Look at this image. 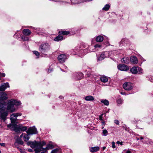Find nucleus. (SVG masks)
I'll list each match as a JSON object with an SVG mask.
<instances>
[{"mask_svg":"<svg viewBox=\"0 0 153 153\" xmlns=\"http://www.w3.org/2000/svg\"><path fill=\"white\" fill-rule=\"evenodd\" d=\"M100 80L102 82L104 83L107 82L108 80L107 77L104 75H102L100 76Z\"/></svg>","mask_w":153,"mask_h":153,"instance_id":"obj_16","label":"nucleus"},{"mask_svg":"<svg viewBox=\"0 0 153 153\" xmlns=\"http://www.w3.org/2000/svg\"><path fill=\"white\" fill-rule=\"evenodd\" d=\"M63 39V36L59 35L56 37L54 39V40L55 41H59L62 40Z\"/></svg>","mask_w":153,"mask_h":153,"instance_id":"obj_22","label":"nucleus"},{"mask_svg":"<svg viewBox=\"0 0 153 153\" xmlns=\"http://www.w3.org/2000/svg\"><path fill=\"white\" fill-rule=\"evenodd\" d=\"M92 0H86V1H92Z\"/></svg>","mask_w":153,"mask_h":153,"instance_id":"obj_54","label":"nucleus"},{"mask_svg":"<svg viewBox=\"0 0 153 153\" xmlns=\"http://www.w3.org/2000/svg\"><path fill=\"white\" fill-rule=\"evenodd\" d=\"M112 147L114 149L115 148V143L114 142H112Z\"/></svg>","mask_w":153,"mask_h":153,"instance_id":"obj_39","label":"nucleus"},{"mask_svg":"<svg viewBox=\"0 0 153 153\" xmlns=\"http://www.w3.org/2000/svg\"><path fill=\"white\" fill-rule=\"evenodd\" d=\"M141 59L143 60V61H145L146 60L145 59H144V58H143L142 57H141Z\"/></svg>","mask_w":153,"mask_h":153,"instance_id":"obj_49","label":"nucleus"},{"mask_svg":"<svg viewBox=\"0 0 153 153\" xmlns=\"http://www.w3.org/2000/svg\"><path fill=\"white\" fill-rule=\"evenodd\" d=\"M85 100L87 101H91L94 100V98L92 96H87L85 98Z\"/></svg>","mask_w":153,"mask_h":153,"instance_id":"obj_20","label":"nucleus"},{"mask_svg":"<svg viewBox=\"0 0 153 153\" xmlns=\"http://www.w3.org/2000/svg\"><path fill=\"white\" fill-rule=\"evenodd\" d=\"M26 36H29L31 33V31L28 29H24L22 32Z\"/></svg>","mask_w":153,"mask_h":153,"instance_id":"obj_17","label":"nucleus"},{"mask_svg":"<svg viewBox=\"0 0 153 153\" xmlns=\"http://www.w3.org/2000/svg\"><path fill=\"white\" fill-rule=\"evenodd\" d=\"M9 83L8 82L4 83L0 86V91H4L7 88H9Z\"/></svg>","mask_w":153,"mask_h":153,"instance_id":"obj_12","label":"nucleus"},{"mask_svg":"<svg viewBox=\"0 0 153 153\" xmlns=\"http://www.w3.org/2000/svg\"><path fill=\"white\" fill-rule=\"evenodd\" d=\"M59 98H63V97L62 96H60L59 97Z\"/></svg>","mask_w":153,"mask_h":153,"instance_id":"obj_51","label":"nucleus"},{"mask_svg":"<svg viewBox=\"0 0 153 153\" xmlns=\"http://www.w3.org/2000/svg\"><path fill=\"white\" fill-rule=\"evenodd\" d=\"M52 71V69H50L49 68L48 69V72H50Z\"/></svg>","mask_w":153,"mask_h":153,"instance_id":"obj_47","label":"nucleus"},{"mask_svg":"<svg viewBox=\"0 0 153 153\" xmlns=\"http://www.w3.org/2000/svg\"><path fill=\"white\" fill-rule=\"evenodd\" d=\"M21 104V102L20 101H17L14 99H11L8 100V105L7 108V110L10 112L15 111V109L14 107V105L19 106Z\"/></svg>","mask_w":153,"mask_h":153,"instance_id":"obj_2","label":"nucleus"},{"mask_svg":"<svg viewBox=\"0 0 153 153\" xmlns=\"http://www.w3.org/2000/svg\"><path fill=\"white\" fill-rule=\"evenodd\" d=\"M86 49H84L83 50H81V53L82 52V53H83V54H82L83 55H84V54H85L86 53Z\"/></svg>","mask_w":153,"mask_h":153,"instance_id":"obj_37","label":"nucleus"},{"mask_svg":"<svg viewBox=\"0 0 153 153\" xmlns=\"http://www.w3.org/2000/svg\"><path fill=\"white\" fill-rule=\"evenodd\" d=\"M131 151L129 149H124L122 152V153H131Z\"/></svg>","mask_w":153,"mask_h":153,"instance_id":"obj_32","label":"nucleus"},{"mask_svg":"<svg viewBox=\"0 0 153 153\" xmlns=\"http://www.w3.org/2000/svg\"><path fill=\"white\" fill-rule=\"evenodd\" d=\"M6 109V102H0V117L4 121L6 120V117L8 114L7 111H5Z\"/></svg>","mask_w":153,"mask_h":153,"instance_id":"obj_3","label":"nucleus"},{"mask_svg":"<svg viewBox=\"0 0 153 153\" xmlns=\"http://www.w3.org/2000/svg\"><path fill=\"white\" fill-rule=\"evenodd\" d=\"M29 135L27 134H25L24 136V140L25 141H27L29 139L30 137L29 136Z\"/></svg>","mask_w":153,"mask_h":153,"instance_id":"obj_30","label":"nucleus"},{"mask_svg":"<svg viewBox=\"0 0 153 153\" xmlns=\"http://www.w3.org/2000/svg\"><path fill=\"white\" fill-rule=\"evenodd\" d=\"M104 39L103 37L100 35L98 36L96 38V41L98 42H102Z\"/></svg>","mask_w":153,"mask_h":153,"instance_id":"obj_19","label":"nucleus"},{"mask_svg":"<svg viewBox=\"0 0 153 153\" xmlns=\"http://www.w3.org/2000/svg\"><path fill=\"white\" fill-rule=\"evenodd\" d=\"M69 32L65 31H60L59 32V33L60 35H66L69 34Z\"/></svg>","mask_w":153,"mask_h":153,"instance_id":"obj_24","label":"nucleus"},{"mask_svg":"<svg viewBox=\"0 0 153 153\" xmlns=\"http://www.w3.org/2000/svg\"><path fill=\"white\" fill-rule=\"evenodd\" d=\"M26 132L28 135L35 134L37 133L36 128L34 127L28 128Z\"/></svg>","mask_w":153,"mask_h":153,"instance_id":"obj_8","label":"nucleus"},{"mask_svg":"<svg viewBox=\"0 0 153 153\" xmlns=\"http://www.w3.org/2000/svg\"><path fill=\"white\" fill-rule=\"evenodd\" d=\"M101 45L99 44H96L94 46V47L95 48H100L101 47Z\"/></svg>","mask_w":153,"mask_h":153,"instance_id":"obj_38","label":"nucleus"},{"mask_svg":"<svg viewBox=\"0 0 153 153\" xmlns=\"http://www.w3.org/2000/svg\"><path fill=\"white\" fill-rule=\"evenodd\" d=\"M76 76L77 77V79H81L83 77V74L81 72L76 74Z\"/></svg>","mask_w":153,"mask_h":153,"instance_id":"obj_23","label":"nucleus"},{"mask_svg":"<svg viewBox=\"0 0 153 153\" xmlns=\"http://www.w3.org/2000/svg\"><path fill=\"white\" fill-rule=\"evenodd\" d=\"M123 100L121 99H119L117 100V104L120 105L122 104L123 102Z\"/></svg>","mask_w":153,"mask_h":153,"instance_id":"obj_34","label":"nucleus"},{"mask_svg":"<svg viewBox=\"0 0 153 153\" xmlns=\"http://www.w3.org/2000/svg\"><path fill=\"white\" fill-rule=\"evenodd\" d=\"M23 134H22L20 135V138H22V137H23Z\"/></svg>","mask_w":153,"mask_h":153,"instance_id":"obj_50","label":"nucleus"},{"mask_svg":"<svg viewBox=\"0 0 153 153\" xmlns=\"http://www.w3.org/2000/svg\"><path fill=\"white\" fill-rule=\"evenodd\" d=\"M33 53L34 54H35L36 56H37V58H39V53L36 51H33Z\"/></svg>","mask_w":153,"mask_h":153,"instance_id":"obj_36","label":"nucleus"},{"mask_svg":"<svg viewBox=\"0 0 153 153\" xmlns=\"http://www.w3.org/2000/svg\"><path fill=\"white\" fill-rule=\"evenodd\" d=\"M71 2L73 4H76L82 2L83 1H80L79 0H71Z\"/></svg>","mask_w":153,"mask_h":153,"instance_id":"obj_29","label":"nucleus"},{"mask_svg":"<svg viewBox=\"0 0 153 153\" xmlns=\"http://www.w3.org/2000/svg\"><path fill=\"white\" fill-rule=\"evenodd\" d=\"M14 130L17 132L21 131L19 125H15L14 126Z\"/></svg>","mask_w":153,"mask_h":153,"instance_id":"obj_21","label":"nucleus"},{"mask_svg":"<svg viewBox=\"0 0 153 153\" xmlns=\"http://www.w3.org/2000/svg\"><path fill=\"white\" fill-rule=\"evenodd\" d=\"M51 49L50 45L48 43H43L39 46V50L42 53L45 54Z\"/></svg>","mask_w":153,"mask_h":153,"instance_id":"obj_4","label":"nucleus"},{"mask_svg":"<svg viewBox=\"0 0 153 153\" xmlns=\"http://www.w3.org/2000/svg\"><path fill=\"white\" fill-rule=\"evenodd\" d=\"M142 142H143V143H146V142H143V141H142Z\"/></svg>","mask_w":153,"mask_h":153,"instance_id":"obj_56","label":"nucleus"},{"mask_svg":"<svg viewBox=\"0 0 153 153\" xmlns=\"http://www.w3.org/2000/svg\"><path fill=\"white\" fill-rule=\"evenodd\" d=\"M0 117L1 118V117Z\"/></svg>","mask_w":153,"mask_h":153,"instance_id":"obj_60","label":"nucleus"},{"mask_svg":"<svg viewBox=\"0 0 153 153\" xmlns=\"http://www.w3.org/2000/svg\"><path fill=\"white\" fill-rule=\"evenodd\" d=\"M22 115V114L20 113H14L10 115V120L11 122L13 123H17L16 122L17 119V117L18 116H20Z\"/></svg>","mask_w":153,"mask_h":153,"instance_id":"obj_6","label":"nucleus"},{"mask_svg":"<svg viewBox=\"0 0 153 153\" xmlns=\"http://www.w3.org/2000/svg\"><path fill=\"white\" fill-rule=\"evenodd\" d=\"M133 85L130 82H126L123 85V88L126 90H130L132 89Z\"/></svg>","mask_w":153,"mask_h":153,"instance_id":"obj_7","label":"nucleus"},{"mask_svg":"<svg viewBox=\"0 0 153 153\" xmlns=\"http://www.w3.org/2000/svg\"><path fill=\"white\" fill-rule=\"evenodd\" d=\"M104 128V127H102V128Z\"/></svg>","mask_w":153,"mask_h":153,"instance_id":"obj_59","label":"nucleus"},{"mask_svg":"<svg viewBox=\"0 0 153 153\" xmlns=\"http://www.w3.org/2000/svg\"><path fill=\"white\" fill-rule=\"evenodd\" d=\"M106 147H103V150H104L105 149Z\"/></svg>","mask_w":153,"mask_h":153,"instance_id":"obj_55","label":"nucleus"},{"mask_svg":"<svg viewBox=\"0 0 153 153\" xmlns=\"http://www.w3.org/2000/svg\"><path fill=\"white\" fill-rule=\"evenodd\" d=\"M114 122L115 123H116L117 125H119V121L118 120H115L114 121Z\"/></svg>","mask_w":153,"mask_h":153,"instance_id":"obj_40","label":"nucleus"},{"mask_svg":"<svg viewBox=\"0 0 153 153\" xmlns=\"http://www.w3.org/2000/svg\"><path fill=\"white\" fill-rule=\"evenodd\" d=\"M131 62L134 64H136L138 63V60L136 57L134 56H131L130 59Z\"/></svg>","mask_w":153,"mask_h":153,"instance_id":"obj_14","label":"nucleus"},{"mask_svg":"<svg viewBox=\"0 0 153 153\" xmlns=\"http://www.w3.org/2000/svg\"><path fill=\"white\" fill-rule=\"evenodd\" d=\"M65 70L64 71H67V67L65 66Z\"/></svg>","mask_w":153,"mask_h":153,"instance_id":"obj_48","label":"nucleus"},{"mask_svg":"<svg viewBox=\"0 0 153 153\" xmlns=\"http://www.w3.org/2000/svg\"><path fill=\"white\" fill-rule=\"evenodd\" d=\"M140 139H141V140H142L143 139V137H140Z\"/></svg>","mask_w":153,"mask_h":153,"instance_id":"obj_53","label":"nucleus"},{"mask_svg":"<svg viewBox=\"0 0 153 153\" xmlns=\"http://www.w3.org/2000/svg\"><path fill=\"white\" fill-rule=\"evenodd\" d=\"M22 39L24 41H27L29 40V38L25 36H22L21 37Z\"/></svg>","mask_w":153,"mask_h":153,"instance_id":"obj_33","label":"nucleus"},{"mask_svg":"<svg viewBox=\"0 0 153 153\" xmlns=\"http://www.w3.org/2000/svg\"><path fill=\"white\" fill-rule=\"evenodd\" d=\"M117 68L119 70L123 71H126L129 69V68L128 66L123 64L119 65Z\"/></svg>","mask_w":153,"mask_h":153,"instance_id":"obj_9","label":"nucleus"},{"mask_svg":"<svg viewBox=\"0 0 153 153\" xmlns=\"http://www.w3.org/2000/svg\"><path fill=\"white\" fill-rule=\"evenodd\" d=\"M117 143L118 144H120L121 145H123V142H120L119 141H117Z\"/></svg>","mask_w":153,"mask_h":153,"instance_id":"obj_43","label":"nucleus"},{"mask_svg":"<svg viewBox=\"0 0 153 153\" xmlns=\"http://www.w3.org/2000/svg\"><path fill=\"white\" fill-rule=\"evenodd\" d=\"M145 139H146V140L147 139L146 138H145Z\"/></svg>","mask_w":153,"mask_h":153,"instance_id":"obj_58","label":"nucleus"},{"mask_svg":"<svg viewBox=\"0 0 153 153\" xmlns=\"http://www.w3.org/2000/svg\"><path fill=\"white\" fill-rule=\"evenodd\" d=\"M1 145L2 146H5V144L4 143H0Z\"/></svg>","mask_w":153,"mask_h":153,"instance_id":"obj_46","label":"nucleus"},{"mask_svg":"<svg viewBox=\"0 0 153 153\" xmlns=\"http://www.w3.org/2000/svg\"><path fill=\"white\" fill-rule=\"evenodd\" d=\"M5 74L4 73H1L0 74V76L2 77H4L5 76Z\"/></svg>","mask_w":153,"mask_h":153,"instance_id":"obj_41","label":"nucleus"},{"mask_svg":"<svg viewBox=\"0 0 153 153\" xmlns=\"http://www.w3.org/2000/svg\"><path fill=\"white\" fill-rule=\"evenodd\" d=\"M103 115V114H102L100 116H99V120H101V121H102L103 120V119H102V116Z\"/></svg>","mask_w":153,"mask_h":153,"instance_id":"obj_42","label":"nucleus"},{"mask_svg":"<svg viewBox=\"0 0 153 153\" xmlns=\"http://www.w3.org/2000/svg\"><path fill=\"white\" fill-rule=\"evenodd\" d=\"M7 99V94L4 92H0V101L6 100Z\"/></svg>","mask_w":153,"mask_h":153,"instance_id":"obj_11","label":"nucleus"},{"mask_svg":"<svg viewBox=\"0 0 153 153\" xmlns=\"http://www.w3.org/2000/svg\"><path fill=\"white\" fill-rule=\"evenodd\" d=\"M139 140V138H137V140Z\"/></svg>","mask_w":153,"mask_h":153,"instance_id":"obj_57","label":"nucleus"},{"mask_svg":"<svg viewBox=\"0 0 153 153\" xmlns=\"http://www.w3.org/2000/svg\"><path fill=\"white\" fill-rule=\"evenodd\" d=\"M16 142L19 144L21 145H23V142L22 140L19 137H17V138L16 140Z\"/></svg>","mask_w":153,"mask_h":153,"instance_id":"obj_25","label":"nucleus"},{"mask_svg":"<svg viewBox=\"0 0 153 153\" xmlns=\"http://www.w3.org/2000/svg\"><path fill=\"white\" fill-rule=\"evenodd\" d=\"M67 59V56L64 54H62L59 55L58 57V59L60 63H63L65 62V60Z\"/></svg>","mask_w":153,"mask_h":153,"instance_id":"obj_10","label":"nucleus"},{"mask_svg":"<svg viewBox=\"0 0 153 153\" xmlns=\"http://www.w3.org/2000/svg\"><path fill=\"white\" fill-rule=\"evenodd\" d=\"M108 52H102L99 57L98 60V61H101L104 59L106 57V55L107 54Z\"/></svg>","mask_w":153,"mask_h":153,"instance_id":"obj_13","label":"nucleus"},{"mask_svg":"<svg viewBox=\"0 0 153 153\" xmlns=\"http://www.w3.org/2000/svg\"><path fill=\"white\" fill-rule=\"evenodd\" d=\"M110 7V5L109 4H106L102 8V10H103L107 11L109 9Z\"/></svg>","mask_w":153,"mask_h":153,"instance_id":"obj_26","label":"nucleus"},{"mask_svg":"<svg viewBox=\"0 0 153 153\" xmlns=\"http://www.w3.org/2000/svg\"><path fill=\"white\" fill-rule=\"evenodd\" d=\"M100 101L102 103H103L105 105L108 106L109 104V101L106 99L100 100Z\"/></svg>","mask_w":153,"mask_h":153,"instance_id":"obj_27","label":"nucleus"},{"mask_svg":"<svg viewBox=\"0 0 153 153\" xmlns=\"http://www.w3.org/2000/svg\"><path fill=\"white\" fill-rule=\"evenodd\" d=\"M28 151L30 152H33V150L31 149H28Z\"/></svg>","mask_w":153,"mask_h":153,"instance_id":"obj_45","label":"nucleus"},{"mask_svg":"<svg viewBox=\"0 0 153 153\" xmlns=\"http://www.w3.org/2000/svg\"><path fill=\"white\" fill-rule=\"evenodd\" d=\"M100 148L98 146L94 147H91L90 149V151L91 152H94L99 150Z\"/></svg>","mask_w":153,"mask_h":153,"instance_id":"obj_18","label":"nucleus"},{"mask_svg":"<svg viewBox=\"0 0 153 153\" xmlns=\"http://www.w3.org/2000/svg\"><path fill=\"white\" fill-rule=\"evenodd\" d=\"M101 123H102V126H104L105 125V121L103 120L102 121Z\"/></svg>","mask_w":153,"mask_h":153,"instance_id":"obj_44","label":"nucleus"},{"mask_svg":"<svg viewBox=\"0 0 153 153\" xmlns=\"http://www.w3.org/2000/svg\"><path fill=\"white\" fill-rule=\"evenodd\" d=\"M121 62L123 63L127 64L129 62V59L128 57H125L121 59Z\"/></svg>","mask_w":153,"mask_h":153,"instance_id":"obj_15","label":"nucleus"},{"mask_svg":"<svg viewBox=\"0 0 153 153\" xmlns=\"http://www.w3.org/2000/svg\"><path fill=\"white\" fill-rule=\"evenodd\" d=\"M102 133L103 135L105 136H107L108 134V131L106 129H104L103 130Z\"/></svg>","mask_w":153,"mask_h":153,"instance_id":"obj_35","label":"nucleus"},{"mask_svg":"<svg viewBox=\"0 0 153 153\" xmlns=\"http://www.w3.org/2000/svg\"><path fill=\"white\" fill-rule=\"evenodd\" d=\"M30 144L31 147L35 148L34 150L36 153H46L48 150L54 148V145L51 141L49 142L45 148H43V146L46 145V143L44 141L41 142L35 141L31 142Z\"/></svg>","mask_w":153,"mask_h":153,"instance_id":"obj_1","label":"nucleus"},{"mask_svg":"<svg viewBox=\"0 0 153 153\" xmlns=\"http://www.w3.org/2000/svg\"><path fill=\"white\" fill-rule=\"evenodd\" d=\"M130 71L134 74H143V71L140 67L138 66H133L130 69Z\"/></svg>","mask_w":153,"mask_h":153,"instance_id":"obj_5","label":"nucleus"},{"mask_svg":"<svg viewBox=\"0 0 153 153\" xmlns=\"http://www.w3.org/2000/svg\"><path fill=\"white\" fill-rule=\"evenodd\" d=\"M51 153H60V152L59 149H56L52 150Z\"/></svg>","mask_w":153,"mask_h":153,"instance_id":"obj_31","label":"nucleus"},{"mask_svg":"<svg viewBox=\"0 0 153 153\" xmlns=\"http://www.w3.org/2000/svg\"><path fill=\"white\" fill-rule=\"evenodd\" d=\"M121 94H125V93L122 92H121Z\"/></svg>","mask_w":153,"mask_h":153,"instance_id":"obj_52","label":"nucleus"},{"mask_svg":"<svg viewBox=\"0 0 153 153\" xmlns=\"http://www.w3.org/2000/svg\"><path fill=\"white\" fill-rule=\"evenodd\" d=\"M20 131H25L27 129V128L25 126H24L22 125L19 124Z\"/></svg>","mask_w":153,"mask_h":153,"instance_id":"obj_28","label":"nucleus"}]
</instances>
